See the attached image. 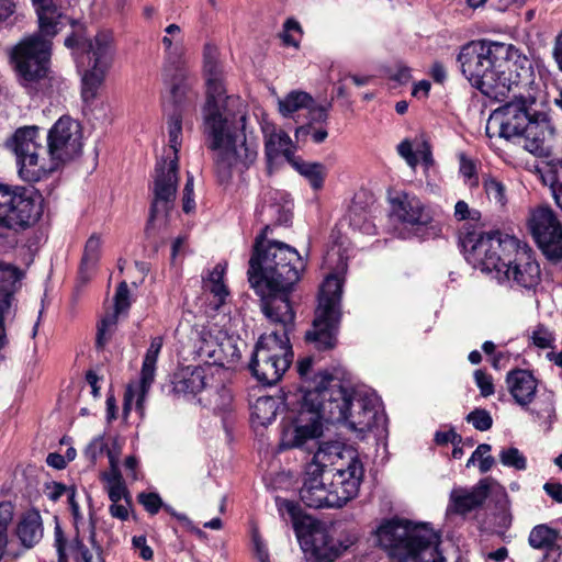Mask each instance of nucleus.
<instances>
[{
  "instance_id": "nucleus-13",
  "label": "nucleus",
  "mask_w": 562,
  "mask_h": 562,
  "mask_svg": "<svg viewBox=\"0 0 562 562\" xmlns=\"http://www.w3.org/2000/svg\"><path fill=\"white\" fill-rule=\"evenodd\" d=\"M43 195L34 187H8L0 183V226L24 229L43 213Z\"/></svg>"
},
{
  "instance_id": "nucleus-46",
  "label": "nucleus",
  "mask_w": 562,
  "mask_h": 562,
  "mask_svg": "<svg viewBox=\"0 0 562 562\" xmlns=\"http://www.w3.org/2000/svg\"><path fill=\"white\" fill-rule=\"evenodd\" d=\"M108 494L112 503H119L121 499H124L127 505H131V495L124 482L109 484Z\"/></svg>"
},
{
  "instance_id": "nucleus-38",
  "label": "nucleus",
  "mask_w": 562,
  "mask_h": 562,
  "mask_svg": "<svg viewBox=\"0 0 562 562\" xmlns=\"http://www.w3.org/2000/svg\"><path fill=\"white\" fill-rule=\"evenodd\" d=\"M100 248L101 240L99 237L93 235L87 240L80 269L81 274L83 273V268L95 265L99 259Z\"/></svg>"
},
{
  "instance_id": "nucleus-15",
  "label": "nucleus",
  "mask_w": 562,
  "mask_h": 562,
  "mask_svg": "<svg viewBox=\"0 0 562 562\" xmlns=\"http://www.w3.org/2000/svg\"><path fill=\"white\" fill-rule=\"evenodd\" d=\"M52 55V41L41 34L23 37L10 48V63L20 78L32 82L44 78Z\"/></svg>"
},
{
  "instance_id": "nucleus-41",
  "label": "nucleus",
  "mask_w": 562,
  "mask_h": 562,
  "mask_svg": "<svg viewBox=\"0 0 562 562\" xmlns=\"http://www.w3.org/2000/svg\"><path fill=\"white\" fill-rule=\"evenodd\" d=\"M460 167L459 171L465 181L472 187L479 182L476 176V167L472 159L468 158L464 154L459 155Z\"/></svg>"
},
{
  "instance_id": "nucleus-51",
  "label": "nucleus",
  "mask_w": 562,
  "mask_h": 562,
  "mask_svg": "<svg viewBox=\"0 0 562 562\" xmlns=\"http://www.w3.org/2000/svg\"><path fill=\"white\" fill-rule=\"evenodd\" d=\"M220 348L221 351L225 355V359L228 363L234 364L241 357L240 351L231 338H226L223 342H221Z\"/></svg>"
},
{
  "instance_id": "nucleus-19",
  "label": "nucleus",
  "mask_w": 562,
  "mask_h": 562,
  "mask_svg": "<svg viewBox=\"0 0 562 562\" xmlns=\"http://www.w3.org/2000/svg\"><path fill=\"white\" fill-rule=\"evenodd\" d=\"M392 215L412 226H427L432 221V212L419 198L401 192L391 200Z\"/></svg>"
},
{
  "instance_id": "nucleus-1",
  "label": "nucleus",
  "mask_w": 562,
  "mask_h": 562,
  "mask_svg": "<svg viewBox=\"0 0 562 562\" xmlns=\"http://www.w3.org/2000/svg\"><path fill=\"white\" fill-rule=\"evenodd\" d=\"M261 221H269L256 237L249 259L248 280L261 299V311L271 322L292 326L294 312L289 294L301 279L305 263L297 250L278 240H268L271 226L288 225L290 207L277 203L263 204Z\"/></svg>"
},
{
  "instance_id": "nucleus-21",
  "label": "nucleus",
  "mask_w": 562,
  "mask_h": 562,
  "mask_svg": "<svg viewBox=\"0 0 562 562\" xmlns=\"http://www.w3.org/2000/svg\"><path fill=\"white\" fill-rule=\"evenodd\" d=\"M493 480L485 477L480 480L473 487H457L450 493V504L448 510L458 515L480 508L490 495Z\"/></svg>"
},
{
  "instance_id": "nucleus-30",
  "label": "nucleus",
  "mask_w": 562,
  "mask_h": 562,
  "mask_svg": "<svg viewBox=\"0 0 562 562\" xmlns=\"http://www.w3.org/2000/svg\"><path fill=\"white\" fill-rule=\"evenodd\" d=\"M115 312L105 316L98 326L97 347L103 348L108 341L106 333L111 334V329L116 325L117 314L126 312L130 307V291L125 281L121 282L115 293Z\"/></svg>"
},
{
  "instance_id": "nucleus-44",
  "label": "nucleus",
  "mask_w": 562,
  "mask_h": 562,
  "mask_svg": "<svg viewBox=\"0 0 562 562\" xmlns=\"http://www.w3.org/2000/svg\"><path fill=\"white\" fill-rule=\"evenodd\" d=\"M531 339L533 345L541 349L551 348L554 341L553 334L543 325L537 326L532 331Z\"/></svg>"
},
{
  "instance_id": "nucleus-55",
  "label": "nucleus",
  "mask_w": 562,
  "mask_h": 562,
  "mask_svg": "<svg viewBox=\"0 0 562 562\" xmlns=\"http://www.w3.org/2000/svg\"><path fill=\"white\" fill-rule=\"evenodd\" d=\"M252 542L256 551V557L259 560V562H269L268 551L257 530H254L252 532Z\"/></svg>"
},
{
  "instance_id": "nucleus-31",
  "label": "nucleus",
  "mask_w": 562,
  "mask_h": 562,
  "mask_svg": "<svg viewBox=\"0 0 562 562\" xmlns=\"http://www.w3.org/2000/svg\"><path fill=\"white\" fill-rule=\"evenodd\" d=\"M95 527L91 524L89 540L92 550L83 542L77 531L76 536L67 542V551L74 562H104L102 557V548L95 540Z\"/></svg>"
},
{
  "instance_id": "nucleus-35",
  "label": "nucleus",
  "mask_w": 562,
  "mask_h": 562,
  "mask_svg": "<svg viewBox=\"0 0 562 562\" xmlns=\"http://www.w3.org/2000/svg\"><path fill=\"white\" fill-rule=\"evenodd\" d=\"M558 538L555 530L544 526H536L529 535V544L535 549H548L554 546Z\"/></svg>"
},
{
  "instance_id": "nucleus-32",
  "label": "nucleus",
  "mask_w": 562,
  "mask_h": 562,
  "mask_svg": "<svg viewBox=\"0 0 562 562\" xmlns=\"http://www.w3.org/2000/svg\"><path fill=\"white\" fill-rule=\"evenodd\" d=\"M279 401L272 396H260L251 406V422L255 426L271 424L278 414Z\"/></svg>"
},
{
  "instance_id": "nucleus-45",
  "label": "nucleus",
  "mask_w": 562,
  "mask_h": 562,
  "mask_svg": "<svg viewBox=\"0 0 562 562\" xmlns=\"http://www.w3.org/2000/svg\"><path fill=\"white\" fill-rule=\"evenodd\" d=\"M484 188L490 200L504 204L505 188L499 181L496 179H487L484 182Z\"/></svg>"
},
{
  "instance_id": "nucleus-17",
  "label": "nucleus",
  "mask_w": 562,
  "mask_h": 562,
  "mask_svg": "<svg viewBox=\"0 0 562 562\" xmlns=\"http://www.w3.org/2000/svg\"><path fill=\"white\" fill-rule=\"evenodd\" d=\"M47 156L54 171L64 162L77 157L82 148L80 124L69 116H61L49 130Z\"/></svg>"
},
{
  "instance_id": "nucleus-16",
  "label": "nucleus",
  "mask_w": 562,
  "mask_h": 562,
  "mask_svg": "<svg viewBox=\"0 0 562 562\" xmlns=\"http://www.w3.org/2000/svg\"><path fill=\"white\" fill-rule=\"evenodd\" d=\"M89 68L85 71L81 82V97L85 102L92 101L113 65L115 44L111 32L100 31L87 42Z\"/></svg>"
},
{
  "instance_id": "nucleus-6",
  "label": "nucleus",
  "mask_w": 562,
  "mask_h": 562,
  "mask_svg": "<svg viewBox=\"0 0 562 562\" xmlns=\"http://www.w3.org/2000/svg\"><path fill=\"white\" fill-rule=\"evenodd\" d=\"M535 98L514 94V100L493 111L486 123V135L517 140L531 154L541 155L552 130L544 114L532 110Z\"/></svg>"
},
{
  "instance_id": "nucleus-26",
  "label": "nucleus",
  "mask_w": 562,
  "mask_h": 562,
  "mask_svg": "<svg viewBox=\"0 0 562 562\" xmlns=\"http://www.w3.org/2000/svg\"><path fill=\"white\" fill-rule=\"evenodd\" d=\"M506 384L518 405L525 407L533 401L538 383L530 371L524 369L509 371L506 375Z\"/></svg>"
},
{
  "instance_id": "nucleus-36",
  "label": "nucleus",
  "mask_w": 562,
  "mask_h": 562,
  "mask_svg": "<svg viewBox=\"0 0 562 562\" xmlns=\"http://www.w3.org/2000/svg\"><path fill=\"white\" fill-rule=\"evenodd\" d=\"M544 181H549L555 203L562 211V160L551 165Z\"/></svg>"
},
{
  "instance_id": "nucleus-3",
  "label": "nucleus",
  "mask_w": 562,
  "mask_h": 562,
  "mask_svg": "<svg viewBox=\"0 0 562 562\" xmlns=\"http://www.w3.org/2000/svg\"><path fill=\"white\" fill-rule=\"evenodd\" d=\"M465 258L482 271L494 272L498 282L513 281L525 289L540 283V266L526 245L499 232H469L460 238Z\"/></svg>"
},
{
  "instance_id": "nucleus-12",
  "label": "nucleus",
  "mask_w": 562,
  "mask_h": 562,
  "mask_svg": "<svg viewBox=\"0 0 562 562\" xmlns=\"http://www.w3.org/2000/svg\"><path fill=\"white\" fill-rule=\"evenodd\" d=\"M322 393L307 387L302 397L301 408L292 419L282 423L279 450L284 451L301 448L308 440L316 439L323 434V408L319 402Z\"/></svg>"
},
{
  "instance_id": "nucleus-58",
  "label": "nucleus",
  "mask_w": 562,
  "mask_h": 562,
  "mask_svg": "<svg viewBox=\"0 0 562 562\" xmlns=\"http://www.w3.org/2000/svg\"><path fill=\"white\" fill-rule=\"evenodd\" d=\"M284 505V508L286 509L288 514L291 516L292 520H293V527L295 530H299L300 528V514H301V508L297 504H295L294 502H291V501H285L283 503Z\"/></svg>"
},
{
  "instance_id": "nucleus-28",
  "label": "nucleus",
  "mask_w": 562,
  "mask_h": 562,
  "mask_svg": "<svg viewBox=\"0 0 562 562\" xmlns=\"http://www.w3.org/2000/svg\"><path fill=\"white\" fill-rule=\"evenodd\" d=\"M38 18L41 34L45 38L54 37L60 30L61 13L53 0H31Z\"/></svg>"
},
{
  "instance_id": "nucleus-57",
  "label": "nucleus",
  "mask_w": 562,
  "mask_h": 562,
  "mask_svg": "<svg viewBox=\"0 0 562 562\" xmlns=\"http://www.w3.org/2000/svg\"><path fill=\"white\" fill-rule=\"evenodd\" d=\"M131 505L120 504L119 503H112V505L109 507V512L112 517L117 518L120 520H127L128 518V507Z\"/></svg>"
},
{
  "instance_id": "nucleus-64",
  "label": "nucleus",
  "mask_w": 562,
  "mask_h": 562,
  "mask_svg": "<svg viewBox=\"0 0 562 562\" xmlns=\"http://www.w3.org/2000/svg\"><path fill=\"white\" fill-rule=\"evenodd\" d=\"M553 57L559 66V69L562 71V34L558 35L555 38Z\"/></svg>"
},
{
  "instance_id": "nucleus-27",
  "label": "nucleus",
  "mask_w": 562,
  "mask_h": 562,
  "mask_svg": "<svg viewBox=\"0 0 562 562\" xmlns=\"http://www.w3.org/2000/svg\"><path fill=\"white\" fill-rule=\"evenodd\" d=\"M15 535L25 549L34 548L44 536L43 519L35 508L24 512L15 527Z\"/></svg>"
},
{
  "instance_id": "nucleus-48",
  "label": "nucleus",
  "mask_w": 562,
  "mask_h": 562,
  "mask_svg": "<svg viewBox=\"0 0 562 562\" xmlns=\"http://www.w3.org/2000/svg\"><path fill=\"white\" fill-rule=\"evenodd\" d=\"M55 536V548L58 555V562H68V554L67 553V540L64 537V531L61 527L57 524L54 531Z\"/></svg>"
},
{
  "instance_id": "nucleus-49",
  "label": "nucleus",
  "mask_w": 562,
  "mask_h": 562,
  "mask_svg": "<svg viewBox=\"0 0 562 562\" xmlns=\"http://www.w3.org/2000/svg\"><path fill=\"white\" fill-rule=\"evenodd\" d=\"M454 217L458 221H464V220L479 221L480 212L476 210H470L468 203L463 200H460L454 205Z\"/></svg>"
},
{
  "instance_id": "nucleus-63",
  "label": "nucleus",
  "mask_w": 562,
  "mask_h": 562,
  "mask_svg": "<svg viewBox=\"0 0 562 562\" xmlns=\"http://www.w3.org/2000/svg\"><path fill=\"white\" fill-rule=\"evenodd\" d=\"M47 490H48L47 497L50 501L56 502L67 491V487L61 483L54 482L52 484V486H47Z\"/></svg>"
},
{
  "instance_id": "nucleus-20",
  "label": "nucleus",
  "mask_w": 562,
  "mask_h": 562,
  "mask_svg": "<svg viewBox=\"0 0 562 562\" xmlns=\"http://www.w3.org/2000/svg\"><path fill=\"white\" fill-rule=\"evenodd\" d=\"M24 272L12 263L0 260V350L7 345L4 316L14 302V293Z\"/></svg>"
},
{
  "instance_id": "nucleus-29",
  "label": "nucleus",
  "mask_w": 562,
  "mask_h": 562,
  "mask_svg": "<svg viewBox=\"0 0 562 562\" xmlns=\"http://www.w3.org/2000/svg\"><path fill=\"white\" fill-rule=\"evenodd\" d=\"M265 150L269 162L283 155L288 161L292 162L294 148L290 136L282 130L265 126Z\"/></svg>"
},
{
  "instance_id": "nucleus-10",
  "label": "nucleus",
  "mask_w": 562,
  "mask_h": 562,
  "mask_svg": "<svg viewBox=\"0 0 562 562\" xmlns=\"http://www.w3.org/2000/svg\"><path fill=\"white\" fill-rule=\"evenodd\" d=\"M282 326L281 335L273 331L260 336L252 351L249 370L262 384L273 385L279 382L293 361L289 333L293 330L294 321L289 328Z\"/></svg>"
},
{
  "instance_id": "nucleus-47",
  "label": "nucleus",
  "mask_w": 562,
  "mask_h": 562,
  "mask_svg": "<svg viewBox=\"0 0 562 562\" xmlns=\"http://www.w3.org/2000/svg\"><path fill=\"white\" fill-rule=\"evenodd\" d=\"M474 380L482 396L487 397L494 393V385L491 375L482 370H476L474 372Z\"/></svg>"
},
{
  "instance_id": "nucleus-18",
  "label": "nucleus",
  "mask_w": 562,
  "mask_h": 562,
  "mask_svg": "<svg viewBox=\"0 0 562 562\" xmlns=\"http://www.w3.org/2000/svg\"><path fill=\"white\" fill-rule=\"evenodd\" d=\"M529 228L549 260L562 259V225L551 209L547 206L536 209L529 218Z\"/></svg>"
},
{
  "instance_id": "nucleus-56",
  "label": "nucleus",
  "mask_w": 562,
  "mask_h": 562,
  "mask_svg": "<svg viewBox=\"0 0 562 562\" xmlns=\"http://www.w3.org/2000/svg\"><path fill=\"white\" fill-rule=\"evenodd\" d=\"M207 291L213 293V295L217 299V305L223 304L225 297L228 294V291L223 282L218 283H206L204 286Z\"/></svg>"
},
{
  "instance_id": "nucleus-37",
  "label": "nucleus",
  "mask_w": 562,
  "mask_h": 562,
  "mask_svg": "<svg viewBox=\"0 0 562 562\" xmlns=\"http://www.w3.org/2000/svg\"><path fill=\"white\" fill-rule=\"evenodd\" d=\"M499 460L505 467L514 468L518 471L527 468V460L524 454L515 447L503 449L499 452Z\"/></svg>"
},
{
  "instance_id": "nucleus-14",
  "label": "nucleus",
  "mask_w": 562,
  "mask_h": 562,
  "mask_svg": "<svg viewBox=\"0 0 562 562\" xmlns=\"http://www.w3.org/2000/svg\"><path fill=\"white\" fill-rule=\"evenodd\" d=\"M16 157L19 176L27 182H37L54 171L47 155V147L43 145V137L37 126H24L15 131L8 140Z\"/></svg>"
},
{
  "instance_id": "nucleus-33",
  "label": "nucleus",
  "mask_w": 562,
  "mask_h": 562,
  "mask_svg": "<svg viewBox=\"0 0 562 562\" xmlns=\"http://www.w3.org/2000/svg\"><path fill=\"white\" fill-rule=\"evenodd\" d=\"M291 164L296 171L310 182L314 190L323 188L327 176V169L323 164L297 160H293Z\"/></svg>"
},
{
  "instance_id": "nucleus-60",
  "label": "nucleus",
  "mask_w": 562,
  "mask_h": 562,
  "mask_svg": "<svg viewBox=\"0 0 562 562\" xmlns=\"http://www.w3.org/2000/svg\"><path fill=\"white\" fill-rule=\"evenodd\" d=\"M14 0H0V23L5 22L15 12Z\"/></svg>"
},
{
  "instance_id": "nucleus-22",
  "label": "nucleus",
  "mask_w": 562,
  "mask_h": 562,
  "mask_svg": "<svg viewBox=\"0 0 562 562\" xmlns=\"http://www.w3.org/2000/svg\"><path fill=\"white\" fill-rule=\"evenodd\" d=\"M160 351L148 348L142 370L139 385L134 386L130 384L124 394V411L127 412L131 408L134 397H136V405L142 408L145 397L155 380L156 363Z\"/></svg>"
},
{
  "instance_id": "nucleus-61",
  "label": "nucleus",
  "mask_w": 562,
  "mask_h": 562,
  "mask_svg": "<svg viewBox=\"0 0 562 562\" xmlns=\"http://www.w3.org/2000/svg\"><path fill=\"white\" fill-rule=\"evenodd\" d=\"M430 76L436 82L443 83L447 79V70L441 63L435 61L430 68Z\"/></svg>"
},
{
  "instance_id": "nucleus-25",
  "label": "nucleus",
  "mask_w": 562,
  "mask_h": 562,
  "mask_svg": "<svg viewBox=\"0 0 562 562\" xmlns=\"http://www.w3.org/2000/svg\"><path fill=\"white\" fill-rule=\"evenodd\" d=\"M210 367H186L173 376V391L183 395H195L210 385L213 376L209 374Z\"/></svg>"
},
{
  "instance_id": "nucleus-42",
  "label": "nucleus",
  "mask_w": 562,
  "mask_h": 562,
  "mask_svg": "<svg viewBox=\"0 0 562 562\" xmlns=\"http://www.w3.org/2000/svg\"><path fill=\"white\" fill-rule=\"evenodd\" d=\"M137 499L150 515H156L164 506L162 499L157 493L143 492L137 495Z\"/></svg>"
},
{
  "instance_id": "nucleus-8",
  "label": "nucleus",
  "mask_w": 562,
  "mask_h": 562,
  "mask_svg": "<svg viewBox=\"0 0 562 562\" xmlns=\"http://www.w3.org/2000/svg\"><path fill=\"white\" fill-rule=\"evenodd\" d=\"M379 547L398 562H445L438 550L439 536L428 524L392 519L376 531Z\"/></svg>"
},
{
  "instance_id": "nucleus-2",
  "label": "nucleus",
  "mask_w": 562,
  "mask_h": 562,
  "mask_svg": "<svg viewBox=\"0 0 562 562\" xmlns=\"http://www.w3.org/2000/svg\"><path fill=\"white\" fill-rule=\"evenodd\" d=\"M203 71L206 81V101L203 106V132L216 151L215 171L218 180L227 182L233 169L248 168L257 158V148L246 139V112L238 98L225 95L223 67L216 47L205 45Z\"/></svg>"
},
{
  "instance_id": "nucleus-54",
  "label": "nucleus",
  "mask_w": 562,
  "mask_h": 562,
  "mask_svg": "<svg viewBox=\"0 0 562 562\" xmlns=\"http://www.w3.org/2000/svg\"><path fill=\"white\" fill-rule=\"evenodd\" d=\"M435 441L437 445H447L448 442L456 445L457 442L461 443L462 438L453 429H450L448 431H437Z\"/></svg>"
},
{
  "instance_id": "nucleus-50",
  "label": "nucleus",
  "mask_w": 562,
  "mask_h": 562,
  "mask_svg": "<svg viewBox=\"0 0 562 562\" xmlns=\"http://www.w3.org/2000/svg\"><path fill=\"white\" fill-rule=\"evenodd\" d=\"M397 153L406 160L409 167L415 168L417 166L418 159L416 154L413 151L412 143L408 139H404L398 144Z\"/></svg>"
},
{
  "instance_id": "nucleus-24",
  "label": "nucleus",
  "mask_w": 562,
  "mask_h": 562,
  "mask_svg": "<svg viewBox=\"0 0 562 562\" xmlns=\"http://www.w3.org/2000/svg\"><path fill=\"white\" fill-rule=\"evenodd\" d=\"M346 548L336 541L326 530L311 532L310 548L305 550L307 562H335Z\"/></svg>"
},
{
  "instance_id": "nucleus-7",
  "label": "nucleus",
  "mask_w": 562,
  "mask_h": 562,
  "mask_svg": "<svg viewBox=\"0 0 562 562\" xmlns=\"http://www.w3.org/2000/svg\"><path fill=\"white\" fill-rule=\"evenodd\" d=\"M316 391L322 393L319 402L327 423H342L351 430L366 432L378 416V400L374 395L349 391L336 376L319 375Z\"/></svg>"
},
{
  "instance_id": "nucleus-52",
  "label": "nucleus",
  "mask_w": 562,
  "mask_h": 562,
  "mask_svg": "<svg viewBox=\"0 0 562 562\" xmlns=\"http://www.w3.org/2000/svg\"><path fill=\"white\" fill-rule=\"evenodd\" d=\"M330 106V103H327L326 105H316L313 101V104L310 108H306L308 110L311 122L325 123L328 119V110Z\"/></svg>"
},
{
  "instance_id": "nucleus-5",
  "label": "nucleus",
  "mask_w": 562,
  "mask_h": 562,
  "mask_svg": "<svg viewBox=\"0 0 562 562\" xmlns=\"http://www.w3.org/2000/svg\"><path fill=\"white\" fill-rule=\"evenodd\" d=\"M325 456V449L319 447L306 465L300 497L308 507L339 508L357 496L363 467L357 457H352L346 468L328 467L323 463Z\"/></svg>"
},
{
  "instance_id": "nucleus-62",
  "label": "nucleus",
  "mask_w": 562,
  "mask_h": 562,
  "mask_svg": "<svg viewBox=\"0 0 562 562\" xmlns=\"http://www.w3.org/2000/svg\"><path fill=\"white\" fill-rule=\"evenodd\" d=\"M225 269L222 265H216L213 270L209 273L206 279H203V286L206 285V283H218L223 282Z\"/></svg>"
},
{
  "instance_id": "nucleus-11",
  "label": "nucleus",
  "mask_w": 562,
  "mask_h": 562,
  "mask_svg": "<svg viewBox=\"0 0 562 562\" xmlns=\"http://www.w3.org/2000/svg\"><path fill=\"white\" fill-rule=\"evenodd\" d=\"M341 293V280L335 274H329L319 290L313 326L305 334V340L317 350H328L336 345Z\"/></svg>"
},
{
  "instance_id": "nucleus-40",
  "label": "nucleus",
  "mask_w": 562,
  "mask_h": 562,
  "mask_svg": "<svg viewBox=\"0 0 562 562\" xmlns=\"http://www.w3.org/2000/svg\"><path fill=\"white\" fill-rule=\"evenodd\" d=\"M108 451V445L103 436H98L85 449L86 458L94 464L97 460Z\"/></svg>"
},
{
  "instance_id": "nucleus-23",
  "label": "nucleus",
  "mask_w": 562,
  "mask_h": 562,
  "mask_svg": "<svg viewBox=\"0 0 562 562\" xmlns=\"http://www.w3.org/2000/svg\"><path fill=\"white\" fill-rule=\"evenodd\" d=\"M187 76V69L180 57L169 55L164 64L162 80L176 105H180L187 98L189 90Z\"/></svg>"
},
{
  "instance_id": "nucleus-9",
  "label": "nucleus",
  "mask_w": 562,
  "mask_h": 562,
  "mask_svg": "<svg viewBox=\"0 0 562 562\" xmlns=\"http://www.w3.org/2000/svg\"><path fill=\"white\" fill-rule=\"evenodd\" d=\"M169 146L173 157L168 161L162 159L156 164L153 187V201L146 231H148L159 215L167 216L173 209L178 190V151L182 143V114L175 109L167 122Z\"/></svg>"
},
{
  "instance_id": "nucleus-39",
  "label": "nucleus",
  "mask_w": 562,
  "mask_h": 562,
  "mask_svg": "<svg viewBox=\"0 0 562 562\" xmlns=\"http://www.w3.org/2000/svg\"><path fill=\"white\" fill-rule=\"evenodd\" d=\"M467 420L480 431L488 430L493 425L491 414L486 409L476 408L467 416Z\"/></svg>"
},
{
  "instance_id": "nucleus-43",
  "label": "nucleus",
  "mask_w": 562,
  "mask_h": 562,
  "mask_svg": "<svg viewBox=\"0 0 562 562\" xmlns=\"http://www.w3.org/2000/svg\"><path fill=\"white\" fill-rule=\"evenodd\" d=\"M312 366H313L312 357L303 358L297 362V372H299L300 376L303 379L304 383H307V385L301 386V390L303 393L307 387L314 389L315 381L318 379L319 375H327V373H319L314 376L313 381H307L308 374L312 370ZM328 376H333V375L328 374Z\"/></svg>"
},
{
  "instance_id": "nucleus-34",
  "label": "nucleus",
  "mask_w": 562,
  "mask_h": 562,
  "mask_svg": "<svg viewBox=\"0 0 562 562\" xmlns=\"http://www.w3.org/2000/svg\"><path fill=\"white\" fill-rule=\"evenodd\" d=\"M313 98L304 91H291L283 99L279 100V111L285 117H291L301 109L310 108Z\"/></svg>"
},
{
  "instance_id": "nucleus-53",
  "label": "nucleus",
  "mask_w": 562,
  "mask_h": 562,
  "mask_svg": "<svg viewBox=\"0 0 562 562\" xmlns=\"http://www.w3.org/2000/svg\"><path fill=\"white\" fill-rule=\"evenodd\" d=\"M133 548L139 550V557L149 561L154 557L153 549L147 544V540L145 536H134L132 539Z\"/></svg>"
},
{
  "instance_id": "nucleus-59",
  "label": "nucleus",
  "mask_w": 562,
  "mask_h": 562,
  "mask_svg": "<svg viewBox=\"0 0 562 562\" xmlns=\"http://www.w3.org/2000/svg\"><path fill=\"white\" fill-rule=\"evenodd\" d=\"M544 492L557 503L562 504V484L547 482L543 485Z\"/></svg>"
},
{
  "instance_id": "nucleus-4",
  "label": "nucleus",
  "mask_w": 562,
  "mask_h": 562,
  "mask_svg": "<svg viewBox=\"0 0 562 562\" xmlns=\"http://www.w3.org/2000/svg\"><path fill=\"white\" fill-rule=\"evenodd\" d=\"M512 54L510 45L473 41L461 48L457 60L473 87L491 99L504 101L510 91L519 87L517 78L507 74L512 71Z\"/></svg>"
}]
</instances>
